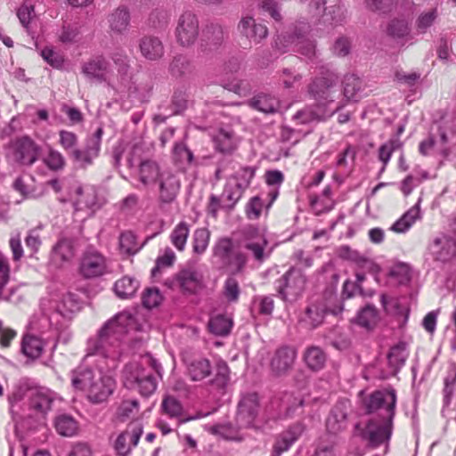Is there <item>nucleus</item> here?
<instances>
[{
	"label": "nucleus",
	"instance_id": "nucleus-33",
	"mask_svg": "<svg viewBox=\"0 0 456 456\" xmlns=\"http://www.w3.org/2000/svg\"><path fill=\"white\" fill-rule=\"evenodd\" d=\"M327 354L318 346H309L303 353V360L312 371H320L327 362Z\"/></svg>",
	"mask_w": 456,
	"mask_h": 456
},
{
	"label": "nucleus",
	"instance_id": "nucleus-60",
	"mask_svg": "<svg viewBox=\"0 0 456 456\" xmlns=\"http://www.w3.org/2000/svg\"><path fill=\"white\" fill-rule=\"evenodd\" d=\"M230 370L227 363L224 361H219L216 365V375L213 379V384L218 387H224L229 381Z\"/></svg>",
	"mask_w": 456,
	"mask_h": 456
},
{
	"label": "nucleus",
	"instance_id": "nucleus-63",
	"mask_svg": "<svg viewBox=\"0 0 456 456\" xmlns=\"http://www.w3.org/2000/svg\"><path fill=\"white\" fill-rule=\"evenodd\" d=\"M162 299L161 294L158 289L150 288L147 289L142 294V305L146 308H153L160 303Z\"/></svg>",
	"mask_w": 456,
	"mask_h": 456
},
{
	"label": "nucleus",
	"instance_id": "nucleus-58",
	"mask_svg": "<svg viewBox=\"0 0 456 456\" xmlns=\"http://www.w3.org/2000/svg\"><path fill=\"white\" fill-rule=\"evenodd\" d=\"M255 175V168L251 167H241L229 180L234 181L236 184H240L245 191L248 187L252 178Z\"/></svg>",
	"mask_w": 456,
	"mask_h": 456
},
{
	"label": "nucleus",
	"instance_id": "nucleus-25",
	"mask_svg": "<svg viewBox=\"0 0 456 456\" xmlns=\"http://www.w3.org/2000/svg\"><path fill=\"white\" fill-rule=\"evenodd\" d=\"M347 404V401H340L330 411L326 420V428L329 433L337 435L346 428Z\"/></svg>",
	"mask_w": 456,
	"mask_h": 456
},
{
	"label": "nucleus",
	"instance_id": "nucleus-17",
	"mask_svg": "<svg viewBox=\"0 0 456 456\" xmlns=\"http://www.w3.org/2000/svg\"><path fill=\"white\" fill-rule=\"evenodd\" d=\"M238 31L249 43L258 45L268 37L269 31L265 24L257 22L251 15H245L240 20Z\"/></svg>",
	"mask_w": 456,
	"mask_h": 456
},
{
	"label": "nucleus",
	"instance_id": "nucleus-55",
	"mask_svg": "<svg viewBox=\"0 0 456 456\" xmlns=\"http://www.w3.org/2000/svg\"><path fill=\"white\" fill-rule=\"evenodd\" d=\"M378 319V311L374 305H367L357 315V322L362 327L369 328L373 325Z\"/></svg>",
	"mask_w": 456,
	"mask_h": 456
},
{
	"label": "nucleus",
	"instance_id": "nucleus-9",
	"mask_svg": "<svg viewBox=\"0 0 456 456\" xmlns=\"http://www.w3.org/2000/svg\"><path fill=\"white\" fill-rule=\"evenodd\" d=\"M393 430V420L371 418L366 427L361 430V436L371 447H378L387 443Z\"/></svg>",
	"mask_w": 456,
	"mask_h": 456
},
{
	"label": "nucleus",
	"instance_id": "nucleus-42",
	"mask_svg": "<svg viewBox=\"0 0 456 456\" xmlns=\"http://www.w3.org/2000/svg\"><path fill=\"white\" fill-rule=\"evenodd\" d=\"M130 14L126 8H118L110 16L109 22L111 30L122 33L128 28Z\"/></svg>",
	"mask_w": 456,
	"mask_h": 456
},
{
	"label": "nucleus",
	"instance_id": "nucleus-47",
	"mask_svg": "<svg viewBox=\"0 0 456 456\" xmlns=\"http://www.w3.org/2000/svg\"><path fill=\"white\" fill-rule=\"evenodd\" d=\"M139 411V403L136 399L123 400L116 411V418L120 421H126L134 417Z\"/></svg>",
	"mask_w": 456,
	"mask_h": 456
},
{
	"label": "nucleus",
	"instance_id": "nucleus-26",
	"mask_svg": "<svg viewBox=\"0 0 456 456\" xmlns=\"http://www.w3.org/2000/svg\"><path fill=\"white\" fill-rule=\"evenodd\" d=\"M167 70L175 79H186L194 74L195 65L187 55L176 53L170 60Z\"/></svg>",
	"mask_w": 456,
	"mask_h": 456
},
{
	"label": "nucleus",
	"instance_id": "nucleus-53",
	"mask_svg": "<svg viewBox=\"0 0 456 456\" xmlns=\"http://www.w3.org/2000/svg\"><path fill=\"white\" fill-rule=\"evenodd\" d=\"M438 17L436 9H431L420 13L416 20V28L419 33H426L428 29L435 23Z\"/></svg>",
	"mask_w": 456,
	"mask_h": 456
},
{
	"label": "nucleus",
	"instance_id": "nucleus-23",
	"mask_svg": "<svg viewBox=\"0 0 456 456\" xmlns=\"http://www.w3.org/2000/svg\"><path fill=\"white\" fill-rule=\"evenodd\" d=\"M343 103H337V106L328 110L324 107L316 104L312 106H307L300 110H298L294 115V119L297 120L299 124H310L312 122H319L324 120L326 117L331 116L336 111L339 110L343 107Z\"/></svg>",
	"mask_w": 456,
	"mask_h": 456
},
{
	"label": "nucleus",
	"instance_id": "nucleus-30",
	"mask_svg": "<svg viewBox=\"0 0 456 456\" xmlns=\"http://www.w3.org/2000/svg\"><path fill=\"white\" fill-rule=\"evenodd\" d=\"M55 399L56 395L53 391L45 387H40L32 392L29 398V406L37 412L45 413L51 410Z\"/></svg>",
	"mask_w": 456,
	"mask_h": 456
},
{
	"label": "nucleus",
	"instance_id": "nucleus-7",
	"mask_svg": "<svg viewBox=\"0 0 456 456\" xmlns=\"http://www.w3.org/2000/svg\"><path fill=\"white\" fill-rule=\"evenodd\" d=\"M40 147L29 137L23 136L10 142L7 157L20 165L31 166L37 159Z\"/></svg>",
	"mask_w": 456,
	"mask_h": 456
},
{
	"label": "nucleus",
	"instance_id": "nucleus-13",
	"mask_svg": "<svg viewBox=\"0 0 456 456\" xmlns=\"http://www.w3.org/2000/svg\"><path fill=\"white\" fill-rule=\"evenodd\" d=\"M428 250L435 262H449L456 256V240L450 235L440 233L429 243Z\"/></svg>",
	"mask_w": 456,
	"mask_h": 456
},
{
	"label": "nucleus",
	"instance_id": "nucleus-36",
	"mask_svg": "<svg viewBox=\"0 0 456 456\" xmlns=\"http://www.w3.org/2000/svg\"><path fill=\"white\" fill-rule=\"evenodd\" d=\"M45 342L35 335L27 334L23 337L21 344L22 353L28 358L37 359L41 356Z\"/></svg>",
	"mask_w": 456,
	"mask_h": 456
},
{
	"label": "nucleus",
	"instance_id": "nucleus-43",
	"mask_svg": "<svg viewBox=\"0 0 456 456\" xmlns=\"http://www.w3.org/2000/svg\"><path fill=\"white\" fill-rule=\"evenodd\" d=\"M380 302L386 313L392 315L404 316L407 319L408 309L403 305L398 297H387L385 294L380 296Z\"/></svg>",
	"mask_w": 456,
	"mask_h": 456
},
{
	"label": "nucleus",
	"instance_id": "nucleus-29",
	"mask_svg": "<svg viewBox=\"0 0 456 456\" xmlns=\"http://www.w3.org/2000/svg\"><path fill=\"white\" fill-rule=\"evenodd\" d=\"M76 194L74 207L77 211L88 209L94 212L99 208L96 191L93 186H80L77 188Z\"/></svg>",
	"mask_w": 456,
	"mask_h": 456
},
{
	"label": "nucleus",
	"instance_id": "nucleus-61",
	"mask_svg": "<svg viewBox=\"0 0 456 456\" xmlns=\"http://www.w3.org/2000/svg\"><path fill=\"white\" fill-rule=\"evenodd\" d=\"M44 161L51 170H60L65 166V159L63 155L60 151L52 148L49 150V152Z\"/></svg>",
	"mask_w": 456,
	"mask_h": 456
},
{
	"label": "nucleus",
	"instance_id": "nucleus-5",
	"mask_svg": "<svg viewBox=\"0 0 456 456\" xmlns=\"http://www.w3.org/2000/svg\"><path fill=\"white\" fill-rule=\"evenodd\" d=\"M306 281L299 267H290L275 283L278 296L284 301L294 302L302 296Z\"/></svg>",
	"mask_w": 456,
	"mask_h": 456
},
{
	"label": "nucleus",
	"instance_id": "nucleus-14",
	"mask_svg": "<svg viewBox=\"0 0 456 456\" xmlns=\"http://www.w3.org/2000/svg\"><path fill=\"white\" fill-rule=\"evenodd\" d=\"M297 355V350L293 346H281L278 347L274 351L270 362L273 374L277 377L286 376L292 370Z\"/></svg>",
	"mask_w": 456,
	"mask_h": 456
},
{
	"label": "nucleus",
	"instance_id": "nucleus-54",
	"mask_svg": "<svg viewBox=\"0 0 456 456\" xmlns=\"http://www.w3.org/2000/svg\"><path fill=\"white\" fill-rule=\"evenodd\" d=\"M456 383V363L452 362L448 367L447 375L444 378V403L449 404L451 402L452 395L454 391V385Z\"/></svg>",
	"mask_w": 456,
	"mask_h": 456
},
{
	"label": "nucleus",
	"instance_id": "nucleus-6",
	"mask_svg": "<svg viewBox=\"0 0 456 456\" xmlns=\"http://www.w3.org/2000/svg\"><path fill=\"white\" fill-rule=\"evenodd\" d=\"M309 26L302 23L299 28H296L292 34L278 37L275 45L282 52H287L290 48L296 52L311 59L315 55V45L308 37Z\"/></svg>",
	"mask_w": 456,
	"mask_h": 456
},
{
	"label": "nucleus",
	"instance_id": "nucleus-22",
	"mask_svg": "<svg viewBox=\"0 0 456 456\" xmlns=\"http://www.w3.org/2000/svg\"><path fill=\"white\" fill-rule=\"evenodd\" d=\"M259 411L258 396L256 394L245 395L239 403L237 422L241 427L253 424Z\"/></svg>",
	"mask_w": 456,
	"mask_h": 456
},
{
	"label": "nucleus",
	"instance_id": "nucleus-40",
	"mask_svg": "<svg viewBox=\"0 0 456 456\" xmlns=\"http://www.w3.org/2000/svg\"><path fill=\"white\" fill-rule=\"evenodd\" d=\"M213 140L216 149L223 153L232 152L236 147L234 134L232 130L221 128Z\"/></svg>",
	"mask_w": 456,
	"mask_h": 456
},
{
	"label": "nucleus",
	"instance_id": "nucleus-24",
	"mask_svg": "<svg viewBox=\"0 0 456 456\" xmlns=\"http://www.w3.org/2000/svg\"><path fill=\"white\" fill-rule=\"evenodd\" d=\"M226 36L227 30L223 25L219 23L207 25L200 43L201 51L210 52L216 50L223 44Z\"/></svg>",
	"mask_w": 456,
	"mask_h": 456
},
{
	"label": "nucleus",
	"instance_id": "nucleus-48",
	"mask_svg": "<svg viewBox=\"0 0 456 456\" xmlns=\"http://www.w3.org/2000/svg\"><path fill=\"white\" fill-rule=\"evenodd\" d=\"M267 245V240H261L259 241H245L243 247L252 253L256 261L263 263L270 255V252H265Z\"/></svg>",
	"mask_w": 456,
	"mask_h": 456
},
{
	"label": "nucleus",
	"instance_id": "nucleus-8",
	"mask_svg": "<svg viewBox=\"0 0 456 456\" xmlns=\"http://www.w3.org/2000/svg\"><path fill=\"white\" fill-rule=\"evenodd\" d=\"M200 34V24L197 15L191 12H183L178 18L175 37L176 43L183 48L195 44Z\"/></svg>",
	"mask_w": 456,
	"mask_h": 456
},
{
	"label": "nucleus",
	"instance_id": "nucleus-3",
	"mask_svg": "<svg viewBox=\"0 0 456 456\" xmlns=\"http://www.w3.org/2000/svg\"><path fill=\"white\" fill-rule=\"evenodd\" d=\"M367 413L372 418L393 420L395 413L396 392L393 388L377 390L371 393L363 402Z\"/></svg>",
	"mask_w": 456,
	"mask_h": 456
},
{
	"label": "nucleus",
	"instance_id": "nucleus-15",
	"mask_svg": "<svg viewBox=\"0 0 456 456\" xmlns=\"http://www.w3.org/2000/svg\"><path fill=\"white\" fill-rule=\"evenodd\" d=\"M156 185L159 202L169 204L175 200L181 189V181L177 174L170 169H164Z\"/></svg>",
	"mask_w": 456,
	"mask_h": 456
},
{
	"label": "nucleus",
	"instance_id": "nucleus-41",
	"mask_svg": "<svg viewBox=\"0 0 456 456\" xmlns=\"http://www.w3.org/2000/svg\"><path fill=\"white\" fill-rule=\"evenodd\" d=\"M249 106L264 113H274L279 109V101L268 94H258L252 98Z\"/></svg>",
	"mask_w": 456,
	"mask_h": 456
},
{
	"label": "nucleus",
	"instance_id": "nucleus-37",
	"mask_svg": "<svg viewBox=\"0 0 456 456\" xmlns=\"http://www.w3.org/2000/svg\"><path fill=\"white\" fill-rule=\"evenodd\" d=\"M139 288V281L128 275L123 276L114 284V291L119 298L132 297Z\"/></svg>",
	"mask_w": 456,
	"mask_h": 456
},
{
	"label": "nucleus",
	"instance_id": "nucleus-38",
	"mask_svg": "<svg viewBox=\"0 0 456 456\" xmlns=\"http://www.w3.org/2000/svg\"><path fill=\"white\" fill-rule=\"evenodd\" d=\"M212 372L210 362L205 358L191 361L188 365V373L194 381H200L208 377Z\"/></svg>",
	"mask_w": 456,
	"mask_h": 456
},
{
	"label": "nucleus",
	"instance_id": "nucleus-46",
	"mask_svg": "<svg viewBox=\"0 0 456 456\" xmlns=\"http://www.w3.org/2000/svg\"><path fill=\"white\" fill-rule=\"evenodd\" d=\"M80 308L77 297L73 293L62 295L61 300L57 303L56 310L64 317L68 316Z\"/></svg>",
	"mask_w": 456,
	"mask_h": 456
},
{
	"label": "nucleus",
	"instance_id": "nucleus-4",
	"mask_svg": "<svg viewBox=\"0 0 456 456\" xmlns=\"http://www.w3.org/2000/svg\"><path fill=\"white\" fill-rule=\"evenodd\" d=\"M338 77L327 70L321 77H314L308 86V94L325 109L335 102L340 93L338 88Z\"/></svg>",
	"mask_w": 456,
	"mask_h": 456
},
{
	"label": "nucleus",
	"instance_id": "nucleus-10",
	"mask_svg": "<svg viewBox=\"0 0 456 456\" xmlns=\"http://www.w3.org/2000/svg\"><path fill=\"white\" fill-rule=\"evenodd\" d=\"M244 190L234 181L228 180L220 197L212 194L208 207V212L216 216L221 208L232 209L242 197Z\"/></svg>",
	"mask_w": 456,
	"mask_h": 456
},
{
	"label": "nucleus",
	"instance_id": "nucleus-59",
	"mask_svg": "<svg viewBox=\"0 0 456 456\" xmlns=\"http://www.w3.org/2000/svg\"><path fill=\"white\" fill-rule=\"evenodd\" d=\"M387 34L395 38H402L409 34L408 22L405 20H393L387 26Z\"/></svg>",
	"mask_w": 456,
	"mask_h": 456
},
{
	"label": "nucleus",
	"instance_id": "nucleus-27",
	"mask_svg": "<svg viewBox=\"0 0 456 456\" xmlns=\"http://www.w3.org/2000/svg\"><path fill=\"white\" fill-rule=\"evenodd\" d=\"M163 173L159 163L152 159L142 160L137 167V177L145 188H151L157 184Z\"/></svg>",
	"mask_w": 456,
	"mask_h": 456
},
{
	"label": "nucleus",
	"instance_id": "nucleus-28",
	"mask_svg": "<svg viewBox=\"0 0 456 456\" xmlns=\"http://www.w3.org/2000/svg\"><path fill=\"white\" fill-rule=\"evenodd\" d=\"M141 54L149 61H159L165 54L162 40L155 36H143L139 40Z\"/></svg>",
	"mask_w": 456,
	"mask_h": 456
},
{
	"label": "nucleus",
	"instance_id": "nucleus-52",
	"mask_svg": "<svg viewBox=\"0 0 456 456\" xmlns=\"http://www.w3.org/2000/svg\"><path fill=\"white\" fill-rule=\"evenodd\" d=\"M162 411L170 418H180L183 415V406L174 396H166L161 403Z\"/></svg>",
	"mask_w": 456,
	"mask_h": 456
},
{
	"label": "nucleus",
	"instance_id": "nucleus-19",
	"mask_svg": "<svg viewBox=\"0 0 456 456\" xmlns=\"http://www.w3.org/2000/svg\"><path fill=\"white\" fill-rule=\"evenodd\" d=\"M305 430V426L303 422H296L290 425L286 430L276 436L271 456H281L283 452L289 450Z\"/></svg>",
	"mask_w": 456,
	"mask_h": 456
},
{
	"label": "nucleus",
	"instance_id": "nucleus-51",
	"mask_svg": "<svg viewBox=\"0 0 456 456\" xmlns=\"http://www.w3.org/2000/svg\"><path fill=\"white\" fill-rule=\"evenodd\" d=\"M171 12L164 7L155 8L149 16V22L155 28H161L167 25Z\"/></svg>",
	"mask_w": 456,
	"mask_h": 456
},
{
	"label": "nucleus",
	"instance_id": "nucleus-12",
	"mask_svg": "<svg viewBox=\"0 0 456 456\" xmlns=\"http://www.w3.org/2000/svg\"><path fill=\"white\" fill-rule=\"evenodd\" d=\"M79 273L86 279H93L108 273L106 257L97 250H86L80 260Z\"/></svg>",
	"mask_w": 456,
	"mask_h": 456
},
{
	"label": "nucleus",
	"instance_id": "nucleus-32",
	"mask_svg": "<svg viewBox=\"0 0 456 456\" xmlns=\"http://www.w3.org/2000/svg\"><path fill=\"white\" fill-rule=\"evenodd\" d=\"M409 351L405 342H399L392 346L387 355L389 373L395 375L405 364Z\"/></svg>",
	"mask_w": 456,
	"mask_h": 456
},
{
	"label": "nucleus",
	"instance_id": "nucleus-18",
	"mask_svg": "<svg viewBox=\"0 0 456 456\" xmlns=\"http://www.w3.org/2000/svg\"><path fill=\"white\" fill-rule=\"evenodd\" d=\"M82 73L91 80L97 82L112 81V72L110 62L103 57L98 56L82 65Z\"/></svg>",
	"mask_w": 456,
	"mask_h": 456
},
{
	"label": "nucleus",
	"instance_id": "nucleus-39",
	"mask_svg": "<svg viewBox=\"0 0 456 456\" xmlns=\"http://www.w3.org/2000/svg\"><path fill=\"white\" fill-rule=\"evenodd\" d=\"M232 327V320L222 314L212 315L208 321V329L216 336H226Z\"/></svg>",
	"mask_w": 456,
	"mask_h": 456
},
{
	"label": "nucleus",
	"instance_id": "nucleus-64",
	"mask_svg": "<svg viewBox=\"0 0 456 456\" xmlns=\"http://www.w3.org/2000/svg\"><path fill=\"white\" fill-rule=\"evenodd\" d=\"M115 65L118 67V71L121 77L127 74L129 69V60L127 55L122 51H117L111 56Z\"/></svg>",
	"mask_w": 456,
	"mask_h": 456
},
{
	"label": "nucleus",
	"instance_id": "nucleus-62",
	"mask_svg": "<svg viewBox=\"0 0 456 456\" xmlns=\"http://www.w3.org/2000/svg\"><path fill=\"white\" fill-rule=\"evenodd\" d=\"M59 142L61 146L68 152L71 151L73 149H76L77 146V136L69 131L61 130L59 132Z\"/></svg>",
	"mask_w": 456,
	"mask_h": 456
},
{
	"label": "nucleus",
	"instance_id": "nucleus-21",
	"mask_svg": "<svg viewBox=\"0 0 456 456\" xmlns=\"http://www.w3.org/2000/svg\"><path fill=\"white\" fill-rule=\"evenodd\" d=\"M175 282L183 292L194 294L203 287V275L194 265H188L175 275Z\"/></svg>",
	"mask_w": 456,
	"mask_h": 456
},
{
	"label": "nucleus",
	"instance_id": "nucleus-49",
	"mask_svg": "<svg viewBox=\"0 0 456 456\" xmlns=\"http://www.w3.org/2000/svg\"><path fill=\"white\" fill-rule=\"evenodd\" d=\"M402 147L398 138H393L382 144L379 149V159L383 163V168L389 162L393 152Z\"/></svg>",
	"mask_w": 456,
	"mask_h": 456
},
{
	"label": "nucleus",
	"instance_id": "nucleus-1",
	"mask_svg": "<svg viewBox=\"0 0 456 456\" xmlns=\"http://www.w3.org/2000/svg\"><path fill=\"white\" fill-rule=\"evenodd\" d=\"M134 326L133 314L124 311L106 322L98 334L88 339L86 354L82 363L71 372V384L75 389L85 392L92 403L106 402L113 394L116 382L112 377L104 374L101 368L90 366L89 359L118 357L121 340Z\"/></svg>",
	"mask_w": 456,
	"mask_h": 456
},
{
	"label": "nucleus",
	"instance_id": "nucleus-50",
	"mask_svg": "<svg viewBox=\"0 0 456 456\" xmlns=\"http://www.w3.org/2000/svg\"><path fill=\"white\" fill-rule=\"evenodd\" d=\"M210 232L207 228L196 229L193 232V251L202 254L206 251L209 243Z\"/></svg>",
	"mask_w": 456,
	"mask_h": 456
},
{
	"label": "nucleus",
	"instance_id": "nucleus-45",
	"mask_svg": "<svg viewBox=\"0 0 456 456\" xmlns=\"http://www.w3.org/2000/svg\"><path fill=\"white\" fill-rule=\"evenodd\" d=\"M189 232L190 227L185 222H180L172 231L170 240L177 250L183 251L185 248Z\"/></svg>",
	"mask_w": 456,
	"mask_h": 456
},
{
	"label": "nucleus",
	"instance_id": "nucleus-56",
	"mask_svg": "<svg viewBox=\"0 0 456 456\" xmlns=\"http://www.w3.org/2000/svg\"><path fill=\"white\" fill-rule=\"evenodd\" d=\"M119 247L120 249L127 255H134L139 250L136 237L131 232L121 233L119 237Z\"/></svg>",
	"mask_w": 456,
	"mask_h": 456
},
{
	"label": "nucleus",
	"instance_id": "nucleus-57",
	"mask_svg": "<svg viewBox=\"0 0 456 456\" xmlns=\"http://www.w3.org/2000/svg\"><path fill=\"white\" fill-rule=\"evenodd\" d=\"M173 158L177 163L190 165L193 160V153L184 143L178 142L174 147Z\"/></svg>",
	"mask_w": 456,
	"mask_h": 456
},
{
	"label": "nucleus",
	"instance_id": "nucleus-11",
	"mask_svg": "<svg viewBox=\"0 0 456 456\" xmlns=\"http://www.w3.org/2000/svg\"><path fill=\"white\" fill-rule=\"evenodd\" d=\"M102 133V128H98L93 135L86 139L84 149H78L77 147L69 151V157L79 167H87L92 165L94 159L98 157Z\"/></svg>",
	"mask_w": 456,
	"mask_h": 456
},
{
	"label": "nucleus",
	"instance_id": "nucleus-31",
	"mask_svg": "<svg viewBox=\"0 0 456 456\" xmlns=\"http://www.w3.org/2000/svg\"><path fill=\"white\" fill-rule=\"evenodd\" d=\"M74 255L73 241L68 238H61L53 247L51 260L55 265L61 266L64 263L69 262Z\"/></svg>",
	"mask_w": 456,
	"mask_h": 456
},
{
	"label": "nucleus",
	"instance_id": "nucleus-20",
	"mask_svg": "<svg viewBox=\"0 0 456 456\" xmlns=\"http://www.w3.org/2000/svg\"><path fill=\"white\" fill-rule=\"evenodd\" d=\"M142 434V428L138 423H131L120 433L115 443L114 449L118 456H127L133 447L136 446Z\"/></svg>",
	"mask_w": 456,
	"mask_h": 456
},
{
	"label": "nucleus",
	"instance_id": "nucleus-34",
	"mask_svg": "<svg viewBox=\"0 0 456 456\" xmlns=\"http://www.w3.org/2000/svg\"><path fill=\"white\" fill-rule=\"evenodd\" d=\"M233 242L228 237L220 238L213 247V256L223 266H230L232 263Z\"/></svg>",
	"mask_w": 456,
	"mask_h": 456
},
{
	"label": "nucleus",
	"instance_id": "nucleus-44",
	"mask_svg": "<svg viewBox=\"0 0 456 456\" xmlns=\"http://www.w3.org/2000/svg\"><path fill=\"white\" fill-rule=\"evenodd\" d=\"M56 431L62 436H72L77 431V423L73 417L62 414L55 419Z\"/></svg>",
	"mask_w": 456,
	"mask_h": 456
},
{
	"label": "nucleus",
	"instance_id": "nucleus-2",
	"mask_svg": "<svg viewBox=\"0 0 456 456\" xmlns=\"http://www.w3.org/2000/svg\"><path fill=\"white\" fill-rule=\"evenodd\" d=\"M147 362L151 365V370L134 364L126 367L124 372L126 387L137 388L143 396L151 395L157 388V380L153 372L160 375V365L153 359H147Z\"/></svg>",
	"mask_w": 456,
	"mask_h": 456
},
{
	"label": "nucleus",
	"instance_id": "nucleus-16",
	"mask_svg": "<svg viewBox=\"0 0 456 456\" xmlns=\"http://www.w3.org/2000/svg\"><path fill=\"white\" fill-rule=\"evenodd\" d=\"M342 311L343 305L338 300V305L333 307L327 304H323L322 302H314L306 307L302 322L311 329H315L323 322L326 314L338 315L342 313Z\"/></svg>",
	"mask_w": 456,
	"mask_h": 456
},
{
	"label": "nucleus",
	"instance_id": "nucleus-35",
	"mask_svg": "<svg viewBox=\"0 0 456 456\" xmlns=\"http://www.w3.org/2000/svg\"><path fill=\"white\" fill-rule=\"evenodd\" d=\"M343 94L347 101L357 102L362 97L363 84L362 79L354 74H347L343 79Z\"/></svg>",
	"mask_w": 456,
	"mask_h": 456
}]
</instances>
